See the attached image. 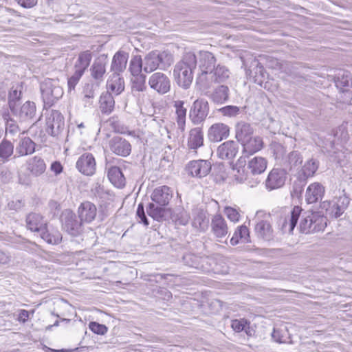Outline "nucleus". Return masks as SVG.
Segmentation results:
<instances>
[{
  "mask_svg": "<svg viewBox=\"0 0 352 352\" xmlns=\"http://www.w3.org/2000/svg\"><path fill=\"white\" fill-rule=\"evenodd\" d=\"M267 161L265 157L255 156L248 160V168L251 175H255L263 173L267 168Z\"/></svg>",
  "mask_w": 352,
  "mask_h": 352,
  "instance_id": "c85d7f7f",
  "label": "nucleus"
},
{
  "mask_svg": "<svg viewBox=\"0 0 352 352\" xmlns=\"http://www.w3.org/2000/svg\"><path fill=\"white\" fill-rule=\"evenodd\" d=\"M14 152L13 144L7 140H3L0 143V162L5 163L9 160Z\"/></svg>",
  "mask_w": 352,
  "mask_h": 352,
  "instance_id": "a18cd8bd",
  "label": "nucleus"
},
{
  "mask_svg": "<svg viewBox=\"0 0 352 352\" xmlns=\"http://www.w3.org/2000/svg\"><path fill=\"white\" fill-rule=\"evenodd\" d=\"M287 179V172L283 168H273L265 180V187L269 190L283 187Z\"/></svg>",
  "mask_w": 352,
  "mask_h": 352,
  "instance_id": "ddd939ff",
  "label": "nucleus"
},
{
  "mask_svg": "<svg viewBox=\"0 0 352 352\" xmlns=\"http://www.w3.org/2000/svg\"><path fill=\"white\" fill-rule=\"evenodd\" d=\"M78 217L82 222L91 223L97 214L96 206L90 201L82 203L78 209Z\"/></svg>",
  "mask_w": 352,
  "mask_h": 352,
  "instance_id": "393cba45",
  "label": "nucleus"
},
{
  "mask_svg": "<svg viewBox=\"0 0 352 352\" xmlns=\"http://www.w3.org/2000/svg\"><path fill=\"white\" fill-rule=\"evenodd\" d=\"M107 62V57L101 56L96 58L91 66V76L97 83H100L103 80V77L106 72Z\"/></svg>",
  "mask_w": 352,
  "mask_h": 352,
  "instance_id": "5701e85b",
  "label": "nucleus"
},
{
  "mask_svg": "<svg viewBox=\"0 0 352 352\" xmlns=\"http://www.w3.org/2000/svg\"><path fill=\"white\" fill-rule=\"evenodd\" d=\"M166 212V208L165 206L156 205L155 203L148 204L146 208V212L148 216L157 221H160L163 219Z\"/></svg>",
  "mask_w": 352,
  "mask_h": 352,
  "instance_id": "ea45409f",
  "label": "nucleus"
},
{
  "mask_svg": "<svg viewBox=\"0 0 352 352\" xmlns=\"http://www.w3.org/2000/svg\"><path fill=\"white\" fill-rule=\"evenodd\" d=\"M114 105L115 101L110 93L106 92L101 95L100 98V109L102 113H111L114 109Z\"/></svg>",
  "mask_w": 352,
  "mask_h": 352,
  "instance_id": "58836bf2",
  "label": "nucleus"
},
{
  "mask_svg": "<svg viewBox=\"0 0 352 352\" xmlns=\"http://www.w3.org/2000/svg\"><path fill=\"white\" fill-rule=\"evenodd\" d=\"M110 150L117 155L126 157L130 155L131 151V144L119 136H115L109 140Z\"/></svg>",
  "mask_w": 352,
  "mask_h": 352,
  "instance_id": "dca6fc26",
  "label": "nucleus"
},
{
  "mask_svg": "<svg viewBox=\"0 0 352 352\" xmlns=\"http://www.w3.org/2000/svg\"><path fill=\"white\" fill-rule=\"evenodd\" d=\"M152 201L160 206H167L173 197V190L167 186L155 188L151 195Z\"/></svg>",
  "mask_w": 352,
  "mask_h": 352,
  "instance_id": "a211bd4d",
  "label": "nucleus"
},
{
  "mask_svg": "<svg viewBox=\"0 0 352 352\" xmlns=\"http://www.w3.org/2000/svg\"><path fill=\"white\" fill-rule=\"evenodd\" d=\"M129 54L123 51H118L114 54L111 65L113 74H120L125 70Z\"/></svg>",
  "mask_w": 352,
  "mask_h": 352,
  "instance_id": "bb28decb",
  "label": "nucleus"
},
{
  "mask_svg": "<svg viewBox=\"0 0 352 352\" xmlns=\"http://www.w3.org/2000/svg\"><path fill=\"white\" fill-rule=\"evenodd\" d=\"M210 111L208 102L204 98L195 100L189 112V117L192 123L199 124L203 122Z\"/></svg>",
  "mask_w": 352,
  "mask_h": 352,
  "instance_id": "0eeeda50",
  "label": "nucleus"
},
{
  "mask_svg": "<svg viewBox=\"0 0 352 352\" xmlns=\"http://www.w3.org/2000/svg\"><path fill=\"white\" fill-rule=\"evenodd\" d=\"M318 168V162L317 160L311 159L305 162L302 167V173L305 177H312Z\"/></svg>",
  "mask_w": 352,
  "mask_h": 352,
  "instance_id": "603ef678",
  "label": "nucleus"
},
{
  "mask_svg": "<svg viewBox=\"0 0 352 352\" xmlns=\"http://www.w3.org/2000/svg\"><path fill=\"white\" fill-rule=\"evenodd\" d=\"M146 90V76L144 75L133 76L131 78V91L135 93L143 92Z\"/></svg>",
  "mask_w": 352,
  "mask_h": 352,
  "instance_id": "de8ad7c7",
  "label": "nucleus"
},
{
  "mask_svg": "<svg viewBox=\"0 0 352 352\" xmlns=\"http://www.w3.org/2000/svg\"><path fill=\"white\" fill-rule=\"evenodd\" d=\"M335 83L338 89L345 91L349 87L352 86V76L350 72L344 71L342 74H338Z\"/></svg>",
  "mask_w": 352,
  "mask_h": 352,
  "instance_id": "37998d69",
  "label": "nucleus"
},
{
  "mask_svg": "<svg viewBox=\"0 0 352 352\" xmlns=\"http://www.w3.org/2000/svg\"><path fill=\"white\" fill-rule=\"evenodd\" d=\"M76 166L82 174L91 176L96 170V163L94 155L89 153L82 154L77 160Z\"/></svg>",
  "mask_w": 352,
  "mask_h": 352,
  "instance_id": "2eb2a0df",
  "label": "nucleus"
},
{
  "mask_svg": "<svg viewBox=\"0 0 352 352\" xmlns=\"http://www.w3.org/2000/svg\"><path fill=\"white\" fill-rule=\"evenodd\" d=\"M204 145V133L201 129L196 127L189 132L187 146L189 149L196 150Z\"/></svg>",
  "mask_w": 352,
  "mask_h": 352,
  "instance_id": "7c9ffc66",
  "label": "nucleus"
},
{
  "mask_svg": "<svg viewBox=\"0 0 352 352\" xmlns=\"http://www.w3.org/2000/svg\"><path fill=\"white\" fill-rule=\"evenodd\" d=\"M219 111L225 116L234 117L239 113L240 109L236 106L228 105L221 108Z\"/></svg>",
  "mask_w": 352,
  "mask_h": 352,
  "instance_id": "052dcab7",
  "label": "nucleus"
},
{
  "mask_svg": "<svg viewBox=\"0 0 352 352\" xmlns=\"http://www.w3.org/2000/svg\"><path fill=\"white\" fill-rule=\"evenodd\" d=\"M144 68L143 60L140 56H135L130 61L129 70L132 76L141 75L140 73Z\"/></svg>",
  "mask_w": 352,
  "mask_h": 352,
  "instance_id": "864d4df0",
  "label": "nucleus"
},
{
  "mask_svg": "<svg viewBox=\"0 0 352 352\" xmlns=\"http://www.w3.org/2000/svg\"><path fill=\"white\" fill-rule=\"evenodd\" d=\"M82 75V74L74 71V74L68 79L67 81L68 90L69 92L75 89L76 85L78 84Z\"/></svg>",
  "mask_w": 352,
  "mask_h": 352,
  "instance_id": "e2e57ef3",
  "label": "nucleus"
},
{
  "mask_svg": "<svg viewBox=\"0 0 352 352\" xmlns=\"http://www.w3.org/2000/svg\"><path fill=\"white\" fill-rule=\"evenodd\" d=\"M199 67L201 71L197 78V83L203 89L209 88L208 74L216 66V58L208 51H200L198 54Z\"/></svg>",
  "mask_w": 352,
  "mask_h": 352,
  "instance_id": "7ed1b4c3",
  "label": "nucleus"
},
{
  "mask_svg": "<svg viewBox=\"0 0 352 352\" xmlns=\"http://www.w3.org/2000/svg\"><path fill=\"white\" fill-rule=\"evenodd\" d=\"M91 190L95 197L100 199L105 198L106 195L108 194L107 191L104 188V186L99 182L95 183L93 185Z\"/></svg>",
  "mask_w": 352,
  "mask_h": 352,
  "instance_id": "bf43d9fd",
  "label": "nucleus"
},
{
  "mask_svg": "<svg viewBox=\"0 0 352 352\" xmlns=\"http://www.w3.org/2000/svg\"><path fill=\"white\" fill-rule=\"evenodd\" d=\"M107 89L116 95H119L124 89V81L120 74H112L107 81Z\"/></svg>",
  "mask_w": 352,
  "mask_h": 352,
  "instance_id": "f704fd0d",
  "label": "nucleus"
},
{
  "mask_svg": "<svg viewBox=\"0 0 352 352\" xmlns=\"http://www.w3.org/2000/svg\"><path fill=\"white\" fill-rule=\"evenodd\" d=\"M243 145V153L244 155H252L260 151L263 146V142L261 138L258 136L248 138L241 143Z\"/></svg>",
  "mask_w": 352,
  "mask_h": 352,
  "instance_id": "c756f323",
  "label": "nucleus"
},
{
  "mask_svg": "<svg viewBox=\"0 0 352 352\" xmlns=\"http://www.w3.org/2000/svg\"><path fill=\"white\" fill-rule=\"evenodd\" d=\"M107 177L110 182L117 188H122L125 185V177L120 168L118 166H111L108 170Z\"/></svg>",
  "mask_w": 352,
  "mask_h": 352,
  "instance_id": "c9c22d12",
  "label": "nucleus"
},
{
  "mask_svg": "<svg viewBox=\"0 0 352 352\" xmlns=\"http://www.w3.org/2000/svg\"><path fill=\"white\" fill-rule=\"evenodd\" d=\"M21 92L16 89H12L10 91L8 96V104L11 111L16 113V102L20 98Z\"/></svg>",
  "mask_w": 352,
  "mask_h": 352,
  "instance_id": "13d9d810",
  "label": "nucleus"
},
{
  "mask_svg": "<svg viewBox=\"0 0 352 352\" xmlns=\"http://www.w3.org/2000/svg\"><path fill=\"white\" fill-rule=\"evenodd\" d=\"M212 165L210 162L204 160L190 162L186 167L189 175L197 178L207 176L210 172Z\"/></svg>",
  "mask_w": 352,
  "mask_h": 352,
  "instance_id": "4468645a",
  "label": "nucleus"
},
{
  "mask_svg": "<svg viewBox=\"0 0 352 352\" xmlns=\"http://www.w3.org/2000/svg\"><path fill=\"white\" fill-rule=\"evenodd\" d=\"M89 329L95 333L104 335L107 331V328L104 324H100L96 322H91L89 324Z\"/></svg>",
  "mask_w": 352,
  "mask_h": 352,
  "instance_id": "69168bd1",
  "label": "nucleus"
},
{
  "mask_svg": "<svg viewBox=\"0 0 352 352\" xmlns=\"http://www.w3.org/2000/svg\"><path fill=\"white\" fill-rule=\"evenodd\" d=\"M301 212L302 208L300 206H294L288 213L280 217L278 226L283 233L291 234L293 232Z\"/></svg>",
  "mask_w": 352,
  "mask_h": 352,
  "instance_id": "6e6552de",
  "label": "nucleus"
},
{
  "mask_svg": "<svg viewBox=\"0 0 352 352\" xmlns=\"http://www.w3.org/2000/svg\"><path fill=\"white\" fill-rule=\"evenodd\" d=\"M148 83L151 89L160 94H165L170 89V80L166 74L162 72L153 73L149 77Z\"/></svg>",
  "mask_w": 352,
  "mask_h": 352,
  "instance_id": "9d476101",
  "label": "nucleus"
},
{
  "mask_svg": "<svg viewBox=\"0 0 352 352\" xmlns=\"http://www.w3.org/2000/svg\"><path fill=\"white\" fill-rule=\"evenodd\" d=\"M93 87V85L91 84H87L84 87L82 102L85 107H91L93 105L94 99L95 98V92Z\"/></svg>",
  "mask_w": 352,
  "mask_h": 352,
  "instance_id": "09e8293b",
  "label": "nucleus"
},
{
  "mask_svg": "<svg viewBox=\"0 0 352 352\" xmlns=\"http://www.w3.org/2000/svg\"><path fill=\"white\" fill-rule=\"evenodd\" d=\"M27 170L34 177H39L46 170L45 160L40 156H34L29 158L26 162Z\"/></svg>",
  "mask_w": 352,
  "mask_h": 352,
  "instance_id": "a878e982",
  "label": "nucleus"
},
{
  "mask_svg": "<svg viewBox=\"0 0 352 352\" xmlns=\"http://www.w3.org/2000/svg\"><path fill=\"white\" fill-rule=\"evenodd\" d=\"M41 91L44 106L49 107L56 102L63 95V88L59 81L55 79H45L41 84Z\"/></svg>",
  "mask_w": 352,
  "mask_h": 352,
  "instance_id": "f03ea898",
  "label": "nucleus"
},
{
  "mask_svg": "<svg viewBox=\"0 0 352 352\" xmlns=\"http://www.w3.org/2000/svg\"><path fill=\"white\" fill-rule=\"evenodd\" d=\"M259 212L256 217L254 232L256 236L265 241H271L274 238V230L271 224L270 214H264L263 219H259Z\"/></svg>",
  "mask_w": 352,
  "mask_h": 352,
  "instance_id": "1a4fd4ad",
  "label": "nucleus"
},
{
  "mask_svg": "<svg viewBox=\"0 0 352 352\" xmlns=\"http://www.w3.org/2000/svg\"><path fill=\"white\" fill-rule=\"evenodd\" d=\"M324 193V188L318 182L310 184L306 191V200L308 204H314L320 200Z\"/></svg>",
  "mask_w": 352,
  "mask_h": 352,
  "instance_id": "cd10ccee",
  "label": "nucleus"
},
{
  "mask_svg": "<svg viewBox=\"0 0 352 352\" xmlns=\"http://www.w3.org/2000/svg\"><path fill=\"white\" fill-rule=\"evenodd\" d=\"M230 134V127L223 123H215L208 129V137L210 141L217 142L226 139Z\"/></svg>",
  "mask_w": 352,
  "mask_h": 352,
  "instance_id": "412c9836",
  "label": "nucleus"
},
{
  "mask_svg": "<svg viewBox=\"0 0 352 352\" xmlns=\"http://www.w3.org/2000/svg\"><path fill=\"white\" fill-rule=\"evenodd\" d=\"M331 139L332 137L331 136L327 140H322L320 138L318 142H317V144L322 147V152L327 153L329 155H332L333 154L336 153L334 142Z\"/></svg>",
  "mask_w": 352,
  "mask_h": 352,
  "instance_id": "5fc2aeb1",
  "label": "nucleus"
},
{
  "mask_svg": "<svg viewBox=\"0 0 352 352\" xmlns=\"http://www.w3.org/2000/svg\"><path fill=\"white\" fill-rule=\"evenodd\" d=\"M175 220L178 224L185 226L188 223L190 216L186 211L182 210L176 214Z\"/></svg>",
  "mask_w": 352,
  "mask_h": 352,
  "instance_id": "338daca9",
  "label": "nucleus"
},
{
  "mask_svg": "<svg viewBox=\"0 0 352 352\" xmlns=\"http://www.w3.org/2000/svg\"><path fill=\"white\" fill-rule=\"evenodd\" d=\"M197 58L193 53H186L182 60L174 67L173 78L180 87L187 89L193 80V72L197 67Z\"/></svg>",
  "mask_w": 352,
  "mask_h": 352,
  "instance_id": "f257e3e1",
  "label": "nucleus"
},
{
  "mask_svg": "<svg viewBox=\"0 0 352 352\" xmlns=\"http://www.w3.org/2000/svg\"><path fill=\"white\" fill-rule=\"evenodd\" d=\"M224 212L227 217L231 221L234 223L239 221L240 218V214L237 211L236 209L227 206L224 209Z\"/></svg>",
  "mask_w": 352,
  "mask_h": 352,
  "instance_id": "680f3d73",
  "label": "nucleus"
},
{
  "mask_svg": "<svg viewBox=\"0 0 352 352\" xmlns=\"http://www.w3.org/2000/svg\"><path fill=\"white\" fill-rule=\"evenodd\" d=\"M46 131L52 136L59 135L65 128L64 117L56 110H47L45 113Z\"/></svg>",
  "mask_w": 352,
  "mask_h": 352,
  "instance_id": "39448f33",
  "label": "nucleus"
},
{
  "mask_svg": "<svg viewBox=\"0 0 352 352\" xmlns=\"http://www.w3.org/2000/svg\"><path fill=\"white\" fill-rule=\"evenodd\" d=\"M25 222L28 230L38 233L44 230L47 226V221L44 219V217L36 212L28 214L26 217Z\"/></svg>",
  "mask_w": 352,
  "mask_h": 352,
  "instance_id": "b1692460",
  "label": "nucleus"
},
{
  "mask_svg": "<svg viewBox=\"0 0 352 352\" xmlns=\"http://www.w3.org/2000/svg\"><path fill=\"white\" fill-rule=\"evenodd\" d=\"M184 102L182 100H176L174 102L173 104L175 109L177 127L182 132L185 131L187 112V109L184 107Z\"/></svg>",
  "mask_w": 352,
  "mask_h": 352,
  "instance_id": "2f4dec72",
  "label": "nucleus"
},
{
  "mask_svg": "<svg viewBox=\"0 0 352 352\" xmlns=\"http://www.w3.org/2000/svg\"><path fill=\"white\" fill-rule=\"evenodd\" d=\"M35 151V143L29 138H21L16 146V153L19 157L33 153Z\"/></svg>",
  "mask_w": 352,
  "mask_h": 352,
  "instance_id": "72a5a7b5",
  "label": "nucleus"
},
{
  "mask_svg": "<svg viewBox=\"0 0 352 352\" xmlns=\"http://www.w3.org/2000/svg\"><path fill=\"white\" fill-rule=\"evenodd\" d=\"M209 220L203 211L198 212L194 217L192 226L201 231H205L208 227Z\"/></svg>",
  "mask_w": 352,
  "mask_h": 352,
  "instance_id": "8fccbe9b",
  "label": "nucleus"
},
{
  "mask_svg": "<svg viewBox=\"0 0 352 352\" xmlns=\"http://www.w3.org/2000/svg\"><path fill=\"white\" fill-rule=\"evenodd\" d=\"M230 70L223 65L218 64L208 74L209 88L212 83H221L226 82L230 77Z\"/></svg>",
  "mask_w": 352,
  "mask_h": 352,
  "instance_id": "6ab92c4d",
  "label": "nucleus"
},
{
  "mask_svg": "<svg viewBox=\"0 0 352 352\" xmlns=\"http://www.w3.org/2000/svg\"><path fill=\"white\" fill-rule=\"evenodd\" d=\"M136 214L140 219V223H142L144 226H148L149 224L148 220L144 212L143 204L141 203L138 205Z\"/></svg>",
  "mask_w": 352,
  "mask_h": 352,
  "instance_id": "774afa93",
  "label": "nucleus"
},
{
  "mask_svg": "<svg viewBox=\"0 0 352 352\" xmlns=\"http://www.w3.org/2000/svg\"><path fill=\"white\" fill-rule=\"evenodd\" d=\"M4 119L7 120L6 126V131L7 133L14 135L19 132V128L13 119H7L6 117Z\"/></svg>",
  "mask_w": 352,
  "mask_h": 352,
  "instance_id": "0e129e2a",
  "label": "nucleus"
},
{
  "mask_svg": "<svg viewBox=\"0 0 352 352\" xmlns=\"http://www.w3.org/2000/svg\"><path fill=\"white\" fill-rule=\"evenodd\" d=\"M210 227L212 232L217 238H223L228 233L226 221L221 214H216L212 217Z\"/></svg>",
  "mask_w": 352,
  "mask_h": 352,
  "instance_id": "4be33fe9",
  "label": "nucleus"
},
{
  "mask_svg": "<svg viewBox=\"0 0 352 352\" xmlns=\"http://www.w3.org/2000/svg\"><path fill=\"white\" fill-rule=\"evenodd\" d=\"M245 161L241 157L236 165L233 167L232 176L234 181L238 184L245 183L250 188L256 187L259 183L260 180L257 177H253L250 172L249 173L245 168L243 164Z\"/></svg>",
  "mask_w": 352,
  "mask_h": 352,
  "instance_id": "423d86ee",
  "label": "nucleus"
},
{
  "mask_svg": "<svg viewBox=\"0 0 352 352\" xmlns=\"http://www.w3.org/2000/svg\"><path fill=\"white\" fill-rule=\"evenodd\" d=\"M235 132L237 140L242 143L252 136L254 129L249 123L241 121L236 124Z\"/></svg>",
  "mask_w": 352,
  "mask_h": 352,
  "instance_id": "473e14b6",
  "label": "nucleus"
},
{
  "mask_svg": "<svg viewBox=\"0 0 352 352\" xmlns=\"http://www.w3.org/2000/svg\"><path fill=\"white\" fill-rule=\"evenodd\" d=\"M239 240L244 243L250 241V232L248 228L245 226H241L237 228L232 237L230 239V243L235 245L239 243Z\"/></svg>",
  "mask_w": 352,
  "mask_h": 352,
  "instance_id": "79ce46f5",
  "label": "nucleus"
},
{
  "mask_svg": "<svg viewBox=\"0 0 352 352\" xmlns=\"http://www.w3.org/2000/svg\"><path fill=\"white\" fill-rule=\"evenodd\" d=\"M92 59V54L87 50L79 54L74 65V71L84 74Z\"/></svg>",
  "mask_w": 352,
  "mask_h": 352,
  "instance_id": "e433bc0d",
  "label": "nucleus"
},
{
  "mask_svg": "<svg viewBox=\"0 0 352 352\" xmlns=\"http://www.w3.org/2000/svg\"><path fill=\"white\" fill-rule=\"evenodd\" d=\"M62 224L63 229L72 236H78L82 232V222L78 221L72 211L67 210L63 213Z\"/></svg>",
  "mask_w": 352,
  "mask_h": 352,
  "instance_id": "9b49d317",
  "label": "nucleus"
},
{
  "mask_svg": "<svg viewBox=\"0 0 352 352\" xmlns=\"http://www.w3.org/2000/svg\"><path fill=\"white\" fill-rule=\"evenodd\" d=\"M231 327L236 332L245 331L248 336H252V330L250 327V323L245 319L233 320Z\"/></svg>",
  "mask_w": 352,
  "mask_h": 352,
  "instance_id": "3c124183",
  "label": "nucleus"
},
{
  "mask_svg": "<svg viewBox=\"0 0 352 352\" xmlns=\"http://www.w3.org/2000/svg\"><path fill=\"white\" fill-rule=\"evenodd\" d=\"M302 162V157L298 151H292L288 154L283 162V165L289 170H298Z\"/></svg>",
  "mask_w": 352,
  "mask_h": 352,
  "instance_id": "4c0bfd02",
  "label": "nucleus"
},
{
  "mask_svg": "<svg viewBox=\"0 0 352 352\" xmlns=\"http://www.w3.org/2000/svg\"><path fill=\"white\" fill-rule=\"evenodd\" d=\"M182 261L184 265L195 268L199 269L200 267V261L201 258L197 256V255L192 254V253H187L185 254L182 256Z\"/></svg>",
  "mask_w": 352,
  "mask_h": 352,
  "instance_id": "6e6d98bb",
  "label": "nucleus"
},
{
  "mask_svg": "<svg viewBox=\"0 0 352 352\" xmlns=\"http://www.w3.org/2000/svg\"><path fill=\"white\" fill-rule=\"evenodd\" d=\"M36 114V105L33 102L28 101L21 107L19 116L22 120H32Z\"/></svg>",
  "mask_w": 352,
  "mask_h": 352,
  "instance_id": "a19ab883",
  "label": "nucleus"
},
{
  "mask_svg": "<svg viewBox=\"0 0 352 352\" xmlns=\"http://www.w3.org/2000/svg\"><path fill=\"white\" fill-rule=\"evenodd\" d=\"M211 98L214 103H224L229 98V88L225 85L217 87L212 93Z\"/></svg>",
  "mask_w": 352,
  "mask_h": 352,
  "instance_id": "c03bdc74",
  "label": "nucleus"
},
{
  "mask_svg": "<svg viewBox=\"0 0 352 352\" xmlns=\"http://www.w3.org/2000/svg\"><path fill=\"white\" fill-rule=\"evenodd\" d=\"M239 152V145L233 140H228L217 148V155L221 160H232Z\"/></svg>",
  "mask_w": 352,
  "mask_h": 352,
  "instance_id": "aec40b11",
  "label": "nucleus"
},
{
  "mask_svg": "<svg viewBox=\"0 0 352 352\" xmlns=\"http://www.w3.org/2000/svg\"><path fill=\"white\" fill-rule=\"evenodd\" d=\"M41 237L50 244H58L62 240V234L58 230L49 232L47 227L40 232Z\"/></svg>",
  "mask_w": 352,
  "mask_h": 352,
  "instance_id": "49530a36",
  "label": "nucleus"
},
{
  "mask_svg": "<svg viewBox=\"0 0 352 352\" xmlns=\"http://www.w3.org/2000/svg\"><path fill=\"white\" fill-rule=\"evenodd\" d=\"M272 337L274 341L278 343H286L289 338L287 331L280 329H274Z\"/></svg>",
  "mask_w": 352,
  "mask_h": 352,
  "instance_id": "4d7b16f0",
  "label": "nucleus"
},
{
  "mask_svg": "<svg viewBox=\"0 0 352 352\" xmlns=\"http://www.w3.org/2000/svg\"><path fill=\"white\" fill-rule=\"evenodd\" d=\"M349 204V199L346 196L335 197L329 202H324L322 208H326L327 213L332 217L338 218L342 215Z\"/></svg>",
  "mask_w": 352,
  "mask_h": 352,
  "instance_id": "f8f14e48",
  "label": "nucleus"
},
{
  "mask_svg": "<svg viewBox=\"0 0 352 352\" xmlns=\"http://www.w3.org/2000/svg\"><path fill=\"white\" fill-rule=\"evenodd\" d=\"M167 54L164 53H160L157 51H152L147 54L144 58L143 70L146 73H151L156 70L161 63L163 61L164 56H166Z\"/></svg>",
  "mask_w": 352,
  "mask_h": 352,
  "instance_id": "f3484780",
  "label": "nucleus"
},
{
  "mask_svg": "<svg viewBox=\"0 0 352 352\" xmlns=\"http://www.w3.org/2000/svg\"><path fill=\"white\" fill-rule=\"evenodd\" d=\"M326 226V218L318 212H312L302 219L299 228L301 232L309 234L322 231Z\"/></svg>",
  "mask_w": 352,
  "mask_h": 352,
  "instance_id": "20e7f679",
  "label": "nucleus"
}]
</instances>
